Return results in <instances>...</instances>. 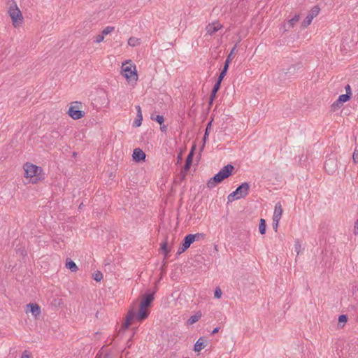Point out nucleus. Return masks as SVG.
I'll return each instance as SVG.
<instances>
[{"label": "nucleus", "mask_w": 358, "mask_h": 358, "mask_svg": "<svg viewBox=\"0 0 358 358\" xmlns=\"http://www.w3.org/2000/svg\"><path fill=\"white\" fill-rule=\"evenodd\" d=\"M150 314V311L148 310L147 307H144L140 305L139 311L137 315H136L135 312L133 310H129L125 317V322L122 324L121 330H126L131 324V321L136 317V319L139 321H143L146 319Z\"/></svg>", "instance_id": "nucleus-1"}, {"label": "nucleus", "mask_w": 358, "mask_h": 358, "mask_svg": "<svg viewBox=\"0 0 358 358\" xmlns=\"http://www.w3.org/2000/svg\"><path fill=\"white\" fill-rule=\"evenodd\" d=\"M12 3L10 4L8 13L11 18L12 24L15 28L20 27L23 23L24 17L21 10L16 4L14 0H11Z\"/></svg>", "instance_id": "nucleus-2"}, {"label": "nucleus", "mask_w": 358, "mask_h": 358, "mask_svg": "<svg viewBox=\"0 0 358 358\" xmlns=\"http://www.w3.org/2000/svg\"><path fill=\"white\" fill-rule=\"evenodd\" d=\"M129 62L122 64V75L129 82L136 83L138 80V75L136 70V66L130 64L129 66L127 64Z\"/></svg>", "instance_id": "nucleus-3"}, {"label": "nucleus", "mask_w": 358, "mask_h": 358, "mask_svg": "<svg viewBox=\"0 0 358 358\" xmlns=\"http://www.w3.org/2000/svg\"><path fill=\"white\" fill-rule=\"evenodd\" d=\"M83 103L80 101L72 102L69 108L68 114L73 120H79L84 117L85 112L81 110Z\"/></svg>", "instance_id": "nucleus-4"}, {"label": "nucleus", "mask_w": 358, "mask_h": 358, "mask_svg": "<svg viewBox=\"0 0 358 358\" xmlns=\"http://www.w3.org/2000/svg\"><path fill=\"white\" fill-rule=\"evenodd\" d=\"M24 169L25 171L24 176L26 178L36 177L37 179L40 173L42 172L41 168L28 162L24 165Z\"/></svg>", "instance_id": "nucleus-5"}, {"label": "nucleus", "mask_w": 358, "mask_h": 358, "mask_svg": "<svg viewBox=\"0 0 358 358\" xmlns=\"http://www.w3.org/2000/svg\"><path fill=\"white\" fill-rule=\"evenodd\" d=\"M320 8L318 6H315L309 11L305 20L301 22V27L305 29L307 28L312 22L313 18L316 17L320 13Z\"/></svg>", "instance_id": "nucleus-6"}, {"label": "nucleus", "mask_w": 358, "mask_h": 358, "mask_svg": "<svg viewBox=\"0 0 358 358\" xmlns=\"http://www.w3.org/2000/svg\"><path fill=\"white\" fill-rule=\"evenodd\" d=\"M234 169V166L233 165L227 164L221 169L215 176L220 180V181L222 182L224 179L229 178L231 175Z\"/></svg>", "instance_id": "nucleus-7"}, {"label": "nucleus", "mask_w": 358, "mask_h": 358, "mask_svg": "<svg viewBox=\"0 0 358 358\" xmlns=\"http://www.w3.org/2000/svg\"><path fill=\"white\" fill-rule=\"evenodd\" d=\"M250 189V185L248 182H243L241 185H239L236 189L234 191L237 196L236 199H239L241 198L245 197L248 193Z\"/></svg>", "instance_id": "nucleus-8"}, {"label": "nucleus", "mask_w": 358, "mask_h": 358, "mask_svg": "<svg viewBox=\"0 0 358 358\" xmlns=\"http://www.w3.org/2000/svg\"><path fill=\"white\" fill-rule=\"evenodd\" d=\"M193 238L194 237L191 236L190 234L187 235L184 238L181 245L178 248L177 254L180 255L183 253L185 250H187L189 248L191 244L194 242Z\"/></svg>", "instance_id": "nucleus-9"}, {"label": "nucleus", "mask_w": 358, "mask_h": 358, "mask_svg": "<svg viewBox=\"0 0 358 358\" xmlns=\"http://www.w3.org/2000/svg\"><path fill=\"white\" fill-rule=\"evenodd\" d=\"M25 312L31 313V315L36 319L41 313V307L36 303H30L26 306Z\"/></svg>", "instance_id": "nucleus-10"}, {"label": "nucleus", "mask_w": 358, "mask_h": 358, "mask_svg": "<svg viewBox=\"0 0 358 358\" xmlns=\"http://www.w3.org/2000/svg\"><path fill=\"white\" fill-rule=\"evenodd\" d=\"M324 166L326 171L331 175L337 170V162L334 158H329L325 161Z\"/></svg>", "instance_id": "nucleus-11"}, {"label": "nucleus", "mask_w": 358, "mask_h": 358, "mask_svg": "<svg viewBox=\"0 0 358 358\" xmlns=\"http://www.w3.org/2000/svg\"><path fill=\"white\" fill-rule=\"evenodd\" d=\"M194 149H195V147L193 146L186 158L185 166L182 168V170L181 171V173L182 174L183 178L186 176V173L189 171V169L192 165Z\"/></svg>", "instance_id": "nucleus-12"}, {"label": "nucleus", "mask_w": 358, "mask_h": 358, "mask_svg": "<svg viewBox=\"0 0 358 358\" xmlns=\"http://www.w3.org/2000/svg\"><path fill=\"white\" fill-rule=\"evenodd\" d=\"M300 20V15L299 14H295L293 17L287 20L286 23L284 24L285 31H288L290 29L293 28L296 23Z\"/></svg>", "instance_id": "nucleus-13"}, {"label": "nucleus", "mask_w": 358, "mask_h": 358, "mask_svg": "<svg viewBox=\"0 0 358 358\" xmlns=\"http://www.w3.org/2000/svg\"><path fill=\"white\" fill-rule=\"evenodd\" d=\"M133 159L136 162H139L142 160H144L145 159V152L140 148H135L133 152Z\"/></svg>", "instance_id": "nucleus-14"}, {"label": "nucleus", "mask_w": 358, "mask_h": 358, "mask_svg": "<svg viewBox=\"0 0 358 358\" xmlns=\"http://www.w3.org/2000/svg\"><path fill=\"white\" fill-rule=\"evenodd\" d=\"M155 292L156 291H154L152 293L145 294L143 296V298L140 305L148 308L151 304L152 301L154 300V294H155Z\"/></svg>", "instance_id": "nucleus-15"}, {"label": "nucleus", "mask_w": 358, "mask_h": 358, "mask_svg": "<svg viewBox=\"0 0 358 358\" xmlns=\"http://www.w3.org/2000/svg\"><path fill=\"white\" fill-rule=\"evenodd\" d=\"M221 27L222 25L219 22H215L207 25L206 29L208 34H209L210 35H213L215 32H217Z\"/></svg>", "instance_id": "nucleus-16"}, {"label": "nucleus", "mask_w": 358, "mask_h": 358, "mask_svg": "<svg viewBox=\"0 0 358 358\" xmlns=\"http://www.w3.org/2000/svg\"><path fill=\"white\" fill-rule=\"evenodd\" d=\"M282 214V205L280 202H278L275 206V210L273 215V220L277 221V220H280Z\"/></svg>", "instance_id": "nucleus-17"}, {"label": "nucleus", "mask_w": 358, "mask_h": 358, "mask_svg": "<svg viewBox=\"0 0 358 358\" xmlns=\"http://www.w3.org/2000/svg\"><path fill=\"white\" fill-rule=\"evenodd\" d=\"M206 346V341L203 337L199 338L194 346V350L195 352H200L202 349H203Z\"/></svg>", "instance_id": "nucleus-18"}, {"label": "nucleus", "mask_w": 358, "mask_h": 358, "mask_svg": "<svg viewBox=\"0 0 358 358\" xmlns=\"http://www.w3.org/2000/svg\"><path fill=\"white\" fill-rule=\"evenodd\" d=\"M220 182H222L220 181V180L215 176H214L208 180L206 186L209 189H213Z\"/></svg>", "instance_id": "nucleus-19"}, {"label": "nucleus", "mask_w": 358, "mask_h": 358, "mask_svg": "<svg viewBox=\"0 0 358 358\" xmlns=\"http://www.w3.org/2000/svg\"><path fill=\"white\" fill-rule=\"evenodd\" d=\"M201 312H197L196 314H194V315L191 316L188 320H187V324L188 325H192L193 324H194L195 322H196L197 321H199L201 317Z\"/></svg>", "instance_id": "nucleus-20"}, {"label": "nucleus", "mask_w": 358, "mask_h": 358, "mask_svg": "<svg viewBox=\"0 0 358 358\" xmlns=\"http://www.w3.org/2000/svg\"><path fill=\"white\" fill-rule=\"evenodd\" d=\"M66 267L69 268L72 272H76L78 271V268L76 263L72 261L71 259H67L66 263Z\"/></svg>", "instance_id": "nucleus-21"}, {"label": "nucleus", "mask_w": 358, "mask_h": 358, "mask_svg": "<svg viewBox=\"0 0 358 358\" xmlns=\"http://www.w3.org/2000/svg\"><path fill=\"white\" fill-rule=\"evenodd\" d=\"M211 124H212V120L210 121L207 126H206V131H205V134L203 135V145H202V149L204 148L205 146V144H206V140L208 137V135H209V130L211 128Z\"/></svg>", "instance_id": "nucleus-22"}, {"label": "nucleus", "mask_w": 358, "mask_h": 358, "mask_svg": "<svg viewBox=\"0 0 358 358\" xmlns=\"http://www.w3.org/2000/svg\"><path fill=\"white\" fill-rule=\"evenodd\" d=\"M266 221L264 219L261 218L259 224V231L261 234H264L266 233Z\"/></svg>", "instance_id": "nucleus-23"}, {"label": "nucleus", "mask_w": 358, "mask_h": 358, "mask_svg": "<svg viewBox=\"0 0 358 358\" xmlns=\"http://www.w3.org/2000/svg\"><path fill=\"white\" fill-rule=\"evenodd\" d=\"M140 39L136 37H130L128 40V44L130 46L135 47L140 45Z\"/></svg>", "instance_id": "nucleus-24"}, {"label": "nucleus", "mask_w": 358, "mask_h": 358, "mask_svg": "<svg viewBox=\"0 0 358 358\" xmlns=\"http://www.w3.org/2000/svg\"><path fill=\"white\" fill-rule=\"evenodd\" d=\"M151 119L152 120H155L156 122H157L160 125H162L163 124V122H164V117L160 115H157L155 117L153 115H152Z\"/></svg>", "instance_id": "nucleus-25"}, {"label": "nucleus", "mask_w": 358, "mask_h": 358, "mask_svg": "<svg viewBox=\"0 0 358 358\" xmlns=\"http://www.w3.org/2000/svg\"><path fill=\"white\" fill-rule=\"evenodd\" d=\"M343 104V103L340 100V99H337V100L336 101H334L333 103V104L331 105V108L334 110L341 108L342 106V105Z\"/></svg>", "instance_id": "nucleus-26"}, {"label": "nucleus", "mask_w": 358, "mask_h": 358, "mask_svg": "<svg viewBox=\"0 0 358 358\" xmlns=\"http://www.w3.org/2000/svg\"><path fill=\"white\" fill-rule=\"evenodd\" d=\"M191 236L194 237V241L202 240L205 238V235L202 233H196L195 234H190Z\"/></svg>", "instance_id": "nucleus-27"}, {"label": "nucleus", "mask_w": 358, "mask_h": 358, "mask_svg": "<svg viewBox=\"0 0 358 358\" xmlns=\"http://www.w3.org/2000/svg\"><path fill=\"white\" fill-rule=\"evenodd\" d=\"M93 278L96 282H100L103 279V274L100 271H97L93 274Z\"/></svg>", "instance_id": "nucleus-28"}, {"label": "nucleus", "mask_w": 358, "mask_h": 358, "mask_svg": "<svg viewBox=\"0 0 358 358\" xmlns=\"http://www.w3.org/2000/svg\"><path fill=\"white\" fill-rule=\"evenodd\" d=\"M115 29L114 27L108 26L106 28H104L101 32V34L104 36L111 33Z\"/></svg>", "instance_id": "nucleus-29"}, {"label": "nucleus", "mask_w": 358, "mask_h": 358, "mask_svg": "<svg viewBox=\"0 0 358 358\" xmlns=\"http://www.w3.org/2000/svg\"><path fill=\"white\" fill-rule=\"evenodd\" d=\"M231 62V59H230V55H228L227 59H226V60H225L224 65V67L222 69V71H224L225 72H227V70L229 69V65Z\"/></svg>", "instance_id": "nucleus-30"}, {"label": "nucleus", "mask_w": 358, "mask_h": 358, "mask_svg": "<svg viewBox=\"0 0 358 358\" xmlns=\"http://www.w3.org/2000/svg\"><path fill=\"white\" fill-rule=\"evenodd\" d=\"M167 245H168V243L166 241H165L162 245H161V249L163 250V252H164V255H165V257H166L168 253H169V250L167 249Z\"/></svg>", "instance_id": "nucleus-31"}, {"label": "nucleus", "mask_w": 358, "mask_h": 358, "mask_svg": "<svg viewBox=\"0 0 358 358\" xmlns=\"http://www.w3.org/2000/svg\"><path fill=\"white\" fill-rule=\"evenodd\" d=\"M338 99H340V100H341L343 103H345V102H346V101H349V100H350V95L345 94H341V95H340V96H338Z\"/></svg>", "instance_id": "nucleus-32"}, {"label": "nucleus", "mask_w": 358, "mask_h": 358, "mask_svg": "<svg viewBox=\"0 0 358 358\" xmlns=\"http://www.w3.org/2000/svg\"><path fill=\"white\" fill-rule=\"evenodd\" d=\"M301 250V245L299 241H296L294 244V251L299 255Z\"/></svg>", "instance_id": "nucleus-33"}, {"label": "nucleus", "mask_w": 358, "mask_h": 358, "mask_svg": "<svg viewBox=\"0 0 358 358\" xmlns=\"http://www.w3.org/2000/svg\"><path fill=\"white\" fill-rule=\"evenodd\" d=\"M103 39H104V35H103L102 34H99L95 37L94 42L96 43H99L101 41H103Z\"/></svg>", "instance_id": "nucleus-34"}, {"label": "nucleus", "mask_w": 358, "mask_h": 358, "mask_svg": "<svg viewBox=\"0 0 358 358\" xmlns=\"http://www.w3.org/2000/svg\"><path fill=\"white\" fill-rule=\"evenodd\" d=\"M221 85L220 81H216L215 84L213 86V88L212 90V92H217Z\"/></svg>", "instance_id": "nucleus-35"}, {"label": "nucleus", "mask_w": 358, "mask_h": 358, "mask_svg": "<svg viewBox=\"0 0 358 358\" xmlns=\"http://www.w3.org/2000/svg\"><path fill=\"white\" fill-rule=\"evenodd\" d=\"M237 195L236 194L235 192H233L232 193L229 194L227 199L229 202H231L234 201Z\"/></svg>", "instance_id": "nucleus-36"}, {"label": "nucleus", "mask_w": 358, "mask_h": 358, "mask_svg": "<svg viewBox=\"0 0 358 358\" xmlns=\"http://www.w3.org/2000/svg\"><path fill=\"white\" fill-rule=\"evenodd\" d=\"M348 320V317L345 315H341L338 317V322L339 323H345Z\"/></svg>", "instance_id": "nucleus-37"}, {"label": "nucleus", "mask_w": 358, "mask_h": 358, "mask_svg": "<svg viewBox=\"0 0 358 358\" xmlns=\"http://www.w3.org/2000/svg\"><path fill=\"white\" fill-rule=\"evenodd\" d=\"M221 295H222L221 289L219 287H217L215 289V293H214L215 298L220 299L221 297Z\"/></svg>", "instance_id": "nucleus-38"}, {"label": "nucleus", "mask_w": 358, "mask_h": 358, "mask_svg": "<svg viewBox=\"0 0 358 358\" xmlns=\"http://www.w3.org/2000/svg\"><path fill=\"white\" fill-rule=\"evenodd\" d=\"M352 159L355 164L358 163V152L357 151V150H355L353 152Z\"/></svg>", "instance_id": "nucleus-39"}, {"label": "nucleus", "mask_w": 358, "mask_h": 358, "mask_svg": "<svg viewBox=\"0 0 358 358\" xmlns=\"http://www.w3.org/2000/svg\"><path fill=\"white\" fill-rule=\"evenodd\" d=\"M142 124V120H139L138 118L136 119V120L133 122V127H138Z\"/></svg>", "instance_id": "nucleus-40"}, {"label": "nucleus", "mask_w": 358, "mask_h": 358, "mask_svg": "<svg viewBox=\"0 0 358 358\" xmlns=\"http://www.w3.org/2000/svg\"><path fill=\"white\" fill-rule=\"evenodd\" d=\"M226 73H227V72H225V71L222 70V71L220 72V76H219V77H218L217 80V81H220V83H222L223 78L226 76Z\"/></svg>", "instance_id": "nucleus-41"}, {"label": "nucleus", "mask_w": 358, "mask_h": 358, "mask_svg": "<svg viewBox=\"0 0 358 358\" xmlns=\"http://www.w3.org/2000/svg\"><path fill=\"white\" fill-rule=\"evenodd\" d=\"M279 221H280V220H277V221H273V229L275 231H277V229H278V227Z\"/></svg>", "instance_id": "nucleus-42"}, {"label": "nucleus", "mask_w": 358, "mask_h": 358, "mask_svg": "<svg viewBox=\"0 0 358 358\" xmlns=\"http://www.w3.org/2000/svg\"><path fill=\"white\" fill-rule=\"evenodd\" d=\"M345 92H346V94H348L350 96L351 94H352L350 85H347L345 86Z\"/></svg>", "instance_id": "nucleus-43"}, {"label": "nucleus", "mask_w": 358, "mask_h": 358, "mask_svg": "<svg viewBox=\"0 0 358 358\" xmlns=\"http://www.w3.org/2000/svg\"><path fill=\"white\" fill-rule=\"evenodd\" d=\"M217 92H211L210 96L209 99H210V102H213L215 96H216Z\"/></svg>", "instance_id": "nucleus-44"}, {"label": "nucleus", "mask_w": 358, "mask_h": 358, "mask_svg": "<svg viewBox=\"0 0 358 358\" xmlns=\"http://www.w3.org/2000/svg\"><path fill=\"white\" fill-rule=\"evenodd\" d=\"M136 113H137L136 115H142L141 108L140 106H136Z\"/></svg>", "instance_id": "nucleus-45"}, {"label": "nucleus", "mask_w": 358, "mask_h": 358, "mask_svg": "<svg viewBox=\"0 0 358 358\" xmlns=\"http://www.w3.org/2000/svg\"><path fill=\"white\" fill-rule=\"evenodd\" d=\"M355 234H358V220L356 221L354 227Z\"/></svg>", "instance_id": "nucleus-46"}, {"label": "nucleus", "mask_w": 358, "mask_h": 358, "mask_svg": "<svg viewBox=\"0 0 358 358\" xmlns=\"http://www.w3.org/2000/svg\"><path fill=\"white\" fill-rule=\"evenodd\" d=\"M236 48V45H235L233 47L232 50H231L230 53L229 54V55H230V59H232V55H233V54H234V51H235Z\"/></svg>", "instance_id": "nucleus-47"}, {"label": "nucleus", "mask_w": 358, "mask_h": 358, "mask_svg": "<svg viewBox=\"0 0 358 358\" xmlns=\"http://www.w3.org/2000/svg\"><path fill=\"white\" fill-rule=\"evenodd\" d=\"M21 358H30L29 355L27 354V351L22 352Z\"/></svg>", "instance_id": "nucleus-48"}, {"label": "nucleus", "mask_w": 358, "mask_h": 358, "mask_svg": "<svg viewBox=\"0 0 358 358\" xmlns=\"http://www.w3.org/2000/svg\"><path fill=\"white\" fill-rule=\"evenodd\" d=\"M219 330H220V327H216V328H215V329L212 331L211 334H212V335H213V334H217V333L219 331Z\"/></svg>", "instance_id": "nucleus-49"}, {"label": "nucleus", "mask_w": 358, "mask_h": 358, "mask_svg": "<svg viewBox=\"0 0 358 358\" xmlns=\"http://www.w3.org/2000/svg\"><path fill=\"white\" fill-rule=\"evenodd\" d=\"M160 129H161L162 131H166L167 129V127L164 124V125L162 124Z\"/></svg>", "instance_id": "nucleus-50"}, {"label": "nucleus", "mask_w": 358, "mask_h": 358, "mask_svg": "<svg viewBox=\"0 0 358 358\" xmlns=\"http://www.w3.org/2000/svg\"><path fill=\"white\" fill-rule=\"evenodd\" d=\"M137 115V118L138 119L143 120V115Z\"/></svg>", "instance_id": "nucleus-51"}, {"label": "nucleus", "mask_w": 358, "mask_h": 358, "mask_svg": "<svg viewBox=\"0 0 358 358\" xmlns=\"http://www.w3.org/2000/svg\"><path fill=\"white\" fill-rule=\"evenodd\" d=\"M292 69L293 70V72H294L295 70H296V66H292V67L289 68V70H292Z\"/></svg>", "instance_id": "nucleus-52"}, {"label": "nucleus", "mask_w": 358, "mask_h": 358, "mask_svg": "<svg viewBox=\"0 0 358 358\" xmlns=\"http://www.w3.org/2000/svg\"><path fill=\"white\" fill-rule=\"evenodd\" d=\"M52 134H54V136H59V133H58L57 131H52Z\"/></svg>", "instance_id": "nucleus-53"}, {"label": "nucleus", "mask_w": 358, "mask_h": 358, "mask_svg": "<svg viewBox=\"0 0 358 358\" xmlns=\"http://www.w3.org/2000/svg\"><path fill=\"white\" fill-rule=\"evenodd\" d=\"M52 134H54V136H59V133H58L57 131H52Z\"/></svg>", "instance_id": "nucleus-54"}, {"label": "nucleus", "mask_w": 358, "mask_h": 358, "mask_svg": "<svg viewBox=\"0 0 358 358\" xmlns=\"http://www.w3.org/2000/svg\"><path fill=\"white\" fill-rule=\"evenodd\" d=\"M96 358H101V355L99 354H97V355L96 356Z\"/></svg>", "instance_id": "nucleus-55"}, {"label": "nucleus", "mask_w": 358, "mask_h": 358, "mask_svg": "<svg viewBox=\"0 0 358 358\" xmlns=\"http://www.w3.org/2000/svg\"><path fill=\"white\" fill-rule=\"evenodd\" d=\"M213 103V102H210V99H209V103H208V104H209V106H210V107L212 106Z\"/></svg>", "instance_id": "nucleus-56"}, {"label": "nucleus", "mask_w": 358, "mask_h": 358, "mask_svg": "<svg viewBox=\"0 0 358 358\" xmlns=\"http://www.w3.org/2000/svg\"><path fill=\"white\" fill-rule=\"evenodd\" d=\"M104 358H110L109 355H106L104 356Z\"/></svg>", "instance_id": "nucleus-57"}, {"label": "nucleus", "mask_w": 358, "mask_h": 358, "mask_svg": "<svg viewBox=\"0 0 358 358\" xmlns=\"http://www.w3.org/2000/svg\"><path fill=\"white\" fill-rule=\"evenodd\" d=\"M178 159H181V155H179L178 157Z\"/></svg>", "instance_id": "nucleus-58"}, {"label": "nucleus", "mask_w": 358, "mask_h": 358, "mask_svg": "<svg viewBox=\"0 0 358 358\" xmlns=\"http://www.w3.org/2000/svg\"><path fill=\"white\" fill-rule=\"evenodd\" d=\"M148 1H150L151 0H148Z\"/></svg>", "instance_id": "nucleus-59"}]
</instances>
